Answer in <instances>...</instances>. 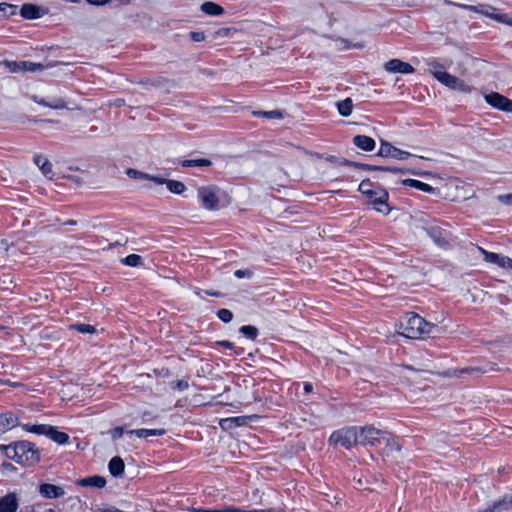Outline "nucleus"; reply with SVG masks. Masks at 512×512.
<instances>
[{"mask_svg":"<svg viewBox=\"0 0 512 512\" xmlns=\"http://www.w3.org/2000/svg\"><path fill=\"white\" fill-rule=\"evenodd\" d=\"M395 328L399 336L420 340L429 337L437 326L415 312H408L395 324Z\"/></svg>","mask_w":512,"mask_h":512,"instance_id":"1","label":"nucleus"},{"mask_svg":"<svg viewBox=\"0 0 512 512\" xmlns=\"http://www.w3.org/2000/svg\"><path fill=\"white\" fill-rule=\"evenodd\" d=\"M0 450H4L8 458L18 463L34 465L40 460L38 449L28 441H19L8 446L0 445Z\"/></svg>","mask_w":512,"mask_h":512,"instance_id":"2","label":"nucleus"},{"mask_svg":"<svg viewBox=\"0 0 512 512\" xmlns=\"http://www.w3.org/2000/svg\"><path fill=\"white\" fill-rule=\"evenodd\" d=\"M428 66L429 72L442 85L449 89L458 90L464 93L471 92V87L464 80L448 73L444 66L439 62L432 61L428 64Z\"/></svg>","mask_w":512,"mask_h":512,"instance_id":"3","label":"nucleus"},{"mask_svg":"<svg viewBox=\"0 0 512 512\" xmlns=\"http://www.w3.org/2000/svg\"><path fill=\"white\" fill-rule=\"evenodd\" d=\"M197 199L206 211H217L221 206V189L214 184H204L197 187Z\"/></svg>","mask_w":512,"mask_h":512,"instance_id":"4","label":"nucleus"},{"mask_svg":"<svg viewBox=\"0 0 512 512\" xmlns=\"http://www.w3.org/2000/svg\"><path fill=\"white\" fill-rule=\"evenodd\" d=\"M328 442L333 447L351 449L358 444V427L350 426L338 429L330 435Z\"/></svg>","mask_w":512,"mask_h":512,"instance_id":"5","label":"nucleus"},{"mask_svg":"<svg viewBox=\"0 0 512 512\" xmlns=\"http://www.w3.org/2000/svg\"><path fill=\"white\" fill-rule=\"evenodd\" d=\"M385 437V431L375 428L372 425L358 427V444L380 446Z\"/></svg>","mask_w":512,"mask_h":512,"instance_id":"6","label":"nucleus"},{"mask_svg":"<svg viewBox=\"0 0 512 512\" xmlns=\"http://www.w3.org/2000/svg\"><path fill=\"white\" fill-rule=\"evenodd\" d=\"M368 200V204L372 205L373 208L383 215H388L391 211V207L388 203L389 194L388 192L381 188H375L371 194L365 196Z\"/></svg>","mask_w":512,"mask_h":512,"instance_id":"7","label":"nucleus"},{"mask_svg":"<svg viewBox=\"0 0 512 512\" xmlns=\"http://www.w3.org/2000/svg\"><path fill=\"white\" fill-rule=\"evenodd\" d=\"M383 68L388 73L412 74L415 72L414 67L401 59H391L384 63Z\"/></svg>","mask_w":512,"mask_h":512,"instance_id":"8","label":"nucleus"},{"mask_svg":"<svg viewBox=\"0 0 512 512\" xmlns=\"http://www.w3.org/2000/svg\"><path fill=\"white\" fill-rule=\"evenodd\" d=\"M31 99L35 103H37V104H39L41 106H44V107H48V108L53 109V110L69 109L68 108V104L65 101V99H63L61 97L48 96V97L44 98V97H39L37 95H33L31 97Z\"/></svg>","mask_w":512,"mask_h":512,"instance_id":"9","label":"nucleus"},{"mask_svg":"<svg viewBox=\"0 0 512 512\" xmlns=\"http://www.w3.org/2000/svg\"><path fill=\"white\" fill-rule=\"evenodd\" d=\"M382 445H384L381 451L383 459L393 457L402 448L401 444L387 432H385V437L382 439Z\"/></svg>","mask_w":512,"mask_h":512,"instance_id":"10","label":"nucleus"},{"mask_svg":"<svg viewBox=\"0 0 512 512\" xmlns=\"http://www.w3.org/2000/svg\"><path fill=\"white\" fill-rule=\"evenodd\" d=\"M485 100L487 103H489L491 106L506 111V112H512V100L508 99L507 97L493 92L490 94H487L485 96Z\"/></svg>","mask_w":512,"mask_h":512,"instance_id":"11","label":"nucleus"},{"mask_svg":"<svg viewBox=\"0 0 512 512\" xmlns=\"http://www.w3.org/2000/svg\"><path fill=\"white\" fill-rule=\"evenodd\" d=\"M378 155L403 160L410 157L412 154L407 151L400 150L388 142L382 141Z\"/></svg>","mask_w":512,"mask_h":512,"instance_id":"12","label":"nucleus"},{"mask_svg":"<svg viewBox=\"0 0 512 512\" xmlns=\"http://www.w3.org/2000/svg\"><path fill=\"white\" fill-rule=\"evenodd\" d=\"M19 498L16 492H9L0 497V512H17Z\"/></svg>","mask_w":512,"mask_h":512,"instance_id":"13","label":"nucleus"},{"mask_svg":"<svg viewBox=\"0 0 512 512\" xmlns=\"http://www.w3.org/2000/svg\"><path fill=\"white\" fill-rule=\"evenodd\" d=\"M468 8L475 12H480V13L484 14L485 16L492 18L498 22L505 23L509 26H512V19L507 14L495 13L496 9L493 7H488L485 10L479 9L474 6H469Z\"/></svg>","mask_w":512,"mask_h":512,"instance_id":"14","label":"nucleus"},{"mask_svg":"<svg viewBox=\"0 0 512 512\" xmlns=\"http://www.w3.org/2000/svg\"><path fill=\"white\" fill-rule=\"evenodd\" d=\"M46 13V9H43L37 5L30 3L24 4L20 10L21 16L25 19H37L42 17Z\"/></svg>","mask_w":512,"mask_h":512,"instance_id":"15","label":"nucleus"},{"mask_svg":"<svg viewBox=\"0 0 512 512\" xmlns=\"http://www.w3.org/2000/svg\"><path fill=\"white\" fill-rule=\"evenodd\" d=\"M39 492L43 497L49 499L60 498L65 493L62 487L48 483L40 485Z\"/></svg>","mask_w":512,"mask_h":512,"instance_id":"16","label":"nucleus"},{"mask_svg":"<svg viewBox=\"0 0 512 512\" xmlns=\"http://www.w3.org/2000/svg\"><path fill=\"white\" fill-rule=\"evenodd\" d=\"M427 232L430 238L434 241V243L440 248L447 249L450 247V243L446 234L440 228L432 227L428 229Z\"/></svg>","mask_w":512,"mask_h":512,"instance_id":"17","label":"nucleus"},{"mask_svg":"<svg viewBox=\"0 0 512 512\" xmlns=\"http://www.w3.org/2000/svg\"><path fill=\"white\" fill-rule=\"evenodd\" d=\"M157 179L161 181L156 183L157 185H166L167 189L173 194L180 195L186 190L185 184L181 181L166 179L160 176H157Z\"/></svg>","mask_w":512,"mask_h":512,"instance_id":"18","label":"nucleus"},{"mask_svg":"<svg viewBox=\"0 0 512 512\" xmlns=\"http://www.w3.org/2000/svg\"><path fill=\"white\" fill-rule=\"evenodd\" d=\"M254 418H257L256 415H250V416H239V417H231L222 419L220 421V426L222 429H230L234 426H243L248 423L249 420H252Z\"/></svg>","mask_w":512,"mask_h":512,"instance_id":"19","label":"nucleus"},{"mask_svg":"<svg viewBox=\"0 0 512 512\" xmlns=\"http://www.w3.org/2000/svg\"><path fill=\"white\" fill-rule=\"evenodd\" d=\"M512 508V495L505 496L501 500L494 502L489 507L478 512H501Z\"/></svg>","mask_w":512,"mask_h":512,"instance_id":"20","label":"nucleus"},{"mask_svg":"<svg viewBox=\"0 0 512 512\" xmlns=\"http://www.w3.org/2000/svg\"><path fill=\"white\" fill-rule=\"evenodd\" d=\"M512 508V495L505 496L501 500L494 502L489 507L478 512H501Z\"/></svg>","mask_w":512,"mask_h":512,"instance_id":"21","label":"nucleus"},{"mask_svg":"<svg viewBox=\"0 0 512 512\" xmlns=\"http://www.w3.org/2000/svg\"><path fill=\"white\" fill-rule=\"evenodd\" d=\"M18 417L12 413H5L0 415V435L18 425Z\"/></svg>","mask_w":512,"mask_h":512,"instance_id":"22","label":"nucleus"},{"mask_svg":"<svg viewBox=\"0 0 512 512\" xmlns=\"http://www.w3.org/2000/svg\"><path fill=\"white\" fill-rule=\"evenodd\" d=\"M356 147L364 151H372L375 148V141L366 135H357L353 138Z\"/></svg>","mask_w":512,"mask_h":512,"instance_id":"23","label":"nucleus"},{"mask_svg":"<svg viewBox=\"0 0 512 512\" xmlns=\"http://www.w3.org/2000/svg\"><path fill=\"white\" fill-rule=\"evenodd\" d=\"M34 163L38 166V168L42 171L43 175L49 177L50 179L52 174V164L44 155L38 154L34 157Z\"/></svg>","mask_w":512,"mask_h":512,"instance_id":"24","label":"nucleus"},{"mask_svg":"<svg viewBox=\"0 0 512 512\" xmlns=\"http://www.w3.org/2000/svg\"><path fill=\"white\" fill-rule=\"evenodd\" d=\"M125 463L123 459L119 456L113 457L109 462V471L115 476L119 477L124 473Z\"/></svg>","mask_w":512,"mask_h":512,"instance_id":"25","label":"nucleus"},{"mask_svg":"<svg viewBox=\"0 0 512 512\" xmlns=\"http://www.w3.org/2000/svg\"><path fill=\"white\" fill-rule=\"evenodd\" d=\"M78 485L83 487H97V488H103L106 485V480L104 477L101 476H92L80 479L78 482Z\"/></svg>","mask_w":512,"mask_h":512,"instance_id":"26","label":"nucleus"},{"mask_svg":"<svg viewBox=\"0 0 512 512\" xmlns=\"http://www.w3.org/2000/svg\"><path fill=\"white\" fill-rule=\"evenodd\" d=\"M334 46L338 50H347V49H362L364 48L363 43H351L349 40L337 37L333 39Z\"/></svg>","mask_w":512,"mask_h":512,"instance_id":"27","label":"nucleus"},{"mask_svg":"<svg viewBox=\"0 0 512 512\" xmlns=\"http://www.w3.org/2000/svg\"><path fill=\"white\" fill-rule=\"evenodd\" d=\"M200 9L203 13L211 16H219L224 13V9L222 6L211 1L204 2L201 5Z\"/></svg>","mask_w":512,"mask_h":512,"instance_id":"28","label":"nucleus"},{"mask_svg":"<svg viewBox=\"0 0 512 512\" xmlns=\"http://www.w3.org/2000/svg\"><path fill=\"white\" fill-rule=\"evenodd\" d=\"M126 174H127L128 177L134 178V179L150 180V181H152L154 183L161 182L160 180L157 179V176L151 175V174H148V173H144V172L139 171V170L134 169V168H128L126 170Z\"/></svg>","mask_w":512,"mask_h":512,"instance_id":"29","label":"nucleus"},{"mask_svg":"<svg viewBox=\"0 0 512 512\" xmlns=\"http://www.w3.org/2000/svg\"><path fill=\"white\" fill-rule=\"evenodd\" d=\"M164 429H137L131 430L129 433L134 434L139 438H147L150 436H162L165 434Z\"/></svg>","mask_w":512,"mask_h":512,"instance_id":"30","label":"nucleus"},{"mask_svg":"<svg viewBox=\"0 0 512 512\" xmlns=\"http://www.w3.org/2000/svg\"><path fill=\"white\" fill-rule=\"evenodd\" d=\"M44 66L40 63H33V62H20L15 63L13 71H30L35 72L38 70H43Z\"/></svg>","mask_w":512,"mask_h":512,"instance_id":"31","label":"nucleus"},{"mask_svg":"<svg viewBox=\"0 0 512 512\" xmlns=\"http://www.w3.org/2000/svg\"><path fill=\"white\" fill-rule=\"evenodd\" d=\"M48 438L52 441L56 442L59 445L66 444L69 440V435L65 432L58 431L55 427L52 426Z\"/></svg>","mask_w":512,"mask_h":512,"instance_id":"32","label":"nucleus"},{"mask_svg":"<svg viewBox=\"0 0 512 512\" xmlns=\"http://www.w3.org/2000/svg\"><path fill=\"white\" fill-rule=\"evenodd\" d=\"M337 110L341 116L348 117L353 110V101L351 98H346L337 103Z\"/></svg>","mask_w":512,"mask_h":512,"instance_id":"33","label":"nucleus"},{"mask_svg":"<svg viewBox=\"0 0 512 512\" xmlns=\"http://www.w3.org/2000/svg\"><path fill=\"white\" fill-rule=\"evenodd\" d=\"M403 184L407 186L414 187L416 189H419L424 192L432 193L434 192V188L430 186L429 184H426L424 182H421L419 180L415 179H405L403 180Z\"/></svg>","mask_w":512,"mask_h":512,"instance_id":"34","label":"nucleus"},{"mask_svg":"<svg viewBox=\"0 0 512 512\" xmlns=\"http://www.w3.org/2000/svg\"><path fill=\"white\" fill-rule=\"evenodd\" d=\"M52 426L48 424H40V425H24V429L28 432L45 435L48 437L49 432Z\"/></svg>","mask_w":512,"mask_h":512,"instance_id":"35","label":"nucleus"},{"mask_svg":"<svg viewBox=\"0 0 512 512\" xmlns=\"http://www.w3.org/2000/svg\"><path fill=\"white\" fill-rule=\"evenodd\" d=\"M212 163L208 159H189L182 161L183 167H203V166H210Z\"/></svg>","mask_w":512,"mask_h":512,"instance_id":"36","label":"nucleus"},{"mask_svg":"<svg viewBox=\"0 0 512 512\" xmlns=\"http://www.w3.org/2000/svg\"><path fill=\"white\" fill-rule=\"evenodd\" d=\"M479 250L483 254L484 259L487 262L496 264L497 266L499 265V262H500V259H501L502 255L497 254V253H493V252H489V251H487V250H485V249H483L481 247H479Z\"/></svg>","mask_w":512,"mask_h":512,"instance_id":"37","label":"nucleus"},{"mask_svg":"<svg viewBox=\"0 0 512 512\" xmlns=\"http://www.w3.org/2000/svg\"><path fill=\"white\" fill-rule=\"evenodd\" d=\"M121 262L127 266L137 267L142 264V257L137 254H130L126 258L122 259Z\"/></svg>","mask_w":512,"mask_h":512,"instance_id":"38","label":"nucleus"},{"mask_svg":"<svg viewBox=\"0 0 512 512\" xmlns=\"http://www.w3.org/2000/svg\"><path fill=\"white\" fill-rule=\"evenodd\" d=\"M71 328L82 334H94L97 332L94 326L85 323L71 325Z\"/></svg>","mask_w":512,"mask_h":512,"instance_id":"39","label":"nucleus"},{"mask_svg":"<svg viewBox=\"0 0 512 512\" xmlns=\"http://www.w3.org/2000/svg\"><path fill=\"white\" fill-rule=\"evenodd\" d=\"M240 333L251 340H255L258 335V329L255 326L246 325L240 328Z\"/></svg>","mask_w":512,"mask_h":512,"instance_id":"40","label":"nucleus"},{"mask_svg":"<svg viewBox=\"0 0 512 512\" xmlns=\"http://www.w3.org/2000/svg\"><path fill=\"white\" fill-rule=\"evenodd\" d=\"M379 186L374 185L370 180H363L359 185V191L364 195L367 196L368 194H371V192L378 188Z\"/></svg>","mask_w":512,"mask_h":512,"instance_id":"41","label":"nucleus"},{"mask_svg":"<svg viewBox=\"0 0 512 512\" xmlns=\"http://www.w3.org/2000/svg\"><path fill=\"white\" fill-rule=\"evenodd\" d=\"M237 29L233 27H225L216 30L213 33V39L220 40L226 38L231 32H236Z\"/></svg>","mask_w":512,"mask_h":512,"instance_id":"42","label":"nucleus"},{"mask_svg":"<svg viewBox=\"0 0 512 512\" xmlns=\"http://www.w3.org/2000/svg\"><path fill=\"white\" fill-rule=\"evenodd\" d=\"M217 316L220 320L225 323H229L233 319V313L228 309H220L217 312Z\"/></svg>","mask_w":512,"mask_h":512,"instance_id":"43","label":"nucleus"},{"mask_svg":"<svg viewBox=\"0 0 512 512\" xmlns=\"http://www.w3.org/2000/svg\"><path fill=\"white\" fill-rule=\"evenodd\" d=\"M189 37L194 42H203L206 39V35L201 31H193L189 33Z\"/></svg>","mask_w":512,"mask_h":512,"instance_id":"44","label":"nucleus"},{"mask_svg":"<svg viewBox=\"0 0 512 512\" xmlns=\"http://www.w3.org/2000/svg\"><path fill=\"white\" fill-rule=\"evenodd\" d=\"M498 266L503 269H512V259L502 255Z\"/></svg>","mask_w":512,"mask_h":512,"instance_id":"45","label":"nucleus"},{"mask_svg":"<svg viewBox=\"0 0 512 512\" xmlns=\"http://www.w3.org/2000/svg\"><path fill=\"white\" fill-rule=\"evenodd\" d=\"M188 387H189V384L185 380H177L172 383V388L177 389L179 391L186 390V389H188Z\"/></svg>","mask_w":512,"mask_h":512,"instance_id":"46","label":"nucleus"},{"mask_svg":"<svg viewBox=\"0 0 512 512\" xmlns=\"http://www.w3.org/2000/svg\"><path fill=\"white\" fill-rule=\"evenodd\" d=\"M123 432H124V431H123V428H121V427H116V428H114L113 430H111V432H110V433H111V436H112V438H113V439H119V438H121V437H122Z\"/></svg>","mask_w":512,"mask_h":512,"instance_id":"47","label":"nucleus"},{"mask_svg":"<svg viewBox=\"0 0 512 512\" xmlns=\"http://www.w3.org/2000/svg\"><path fill=\"white\" fill-rule=\"evenodd\" d=\"M235 276L237 278L251 277L252 272L250 270H236Z\"/></svg>","mask_w":512,"mask_h":512,"instance_id":"48","label":"nucleus"},{"mask_svg":"<svg viewBox=\"0 0 512 512\" xmlns=\"http://www.w3.org/2000/svg\"><path fill=\"white\" fill-rule=\"evenodd\" d=\"M498 199L500 202H503L508 205H512V194L500 195L498 197Z\"/></svg>","mask_w":512,"mask_h":512,"instance_id":"49","label":"nucleus"},{"mask_svg":"<svg viewBox=\"0 0 512 512\" xmlns=\"http://www.w3.org/2000/svg\"><path fill=\"white\" fill-rule=\"evenodd\" d=\"M466 372H469L468 369H463V370H453V371H449L447 374L449 376H452V377H458L460 376L461 374L463 373H466Z\"/></svg>","mask_w":512,"mask_h":512,"instance_id":"50","label":"nucleus"},{"mask_svg":"<svg viewBox=\"0 0 512 512\" xmlns=\"http://www.w3.org/2000/svg\"><path fill=\"white\" fill-rule=\"evenodd\" d=\"M406 371H413V368L411 367H408V366H401V367H397L395 369V372L398 374V375H402L404 372Z\"/></svg>","mask_w":512,"mask_h":512,"instance_id":"51","label":"nucleus"},{"mask_svg":"<svg viewBox=\"0 0 512 512\" xmlns=\"http://www.w3.org/2000/svg\"><path fill=\"white\" fill-rule=\"evenodd\" d=\"M88 3L93 5H103L108 3L110 0H86Z\"/></svg>","mask_w":512,"mask_h":512,"instance_id":"52","label":"nucleus"},{"mask_svg":"<svg viewBox=\"0 0 512 512\" xmlns=\"http://www.w3.org/2000/svg\"><path fill=\"white\" fill-rule=\"evenodd\" d=\"M218 344L223 346V347H225V348H227V349H232L233 348V343L230 342V341H226V340L225 341H220V342H218Z\"/></svg>","mask_w":512,"mask_h":512,"instance_id":"53","label":"nucleus"},{"mask_svg":"<svg viewBox=\"0 0 512 512\" xmlns=\"http://www.w3.org/2000/svg\"><path fill=\"white\" fill-rule=\"evenodd\" d=\"M312 390H313L312 384H310V383H304V391H305L306 393H310V392H312Z\"/></svg>","mask_w":512,"mask_h":512,"instance_id":"54","label":"nucleus"},{"mask_svg":"<svg viewBox=\"0 0 512 512\" xmlns=\"http://www.w3.org/2000/svg\"><path fill=\"white\" fill-rule=\"evenodd\" d=\"M0 244L4 246L5 251H8L10 245L6 240H1Z\"/></svg>","mask_w":512,"mask_h":512,"instance_id":"55","label":"nucleus"},{"mask_svg":"<svg viewBox=\"0 0 512 512\" xmlns=\"http://www.w3.org/2000/svg\"><path fill=\"white\" fill-rule=\"evenodd\" d=\"M365 168L367 169H374V170H378V169H381L380 167H377V166H369V165H364Z\"/></svg>","mask_w":512,"mask_h":512,"instance_id":"56","label":"nucleus"},{"mask_svg":"<svg viewBox=\"0 0 512 512\" xmlns=\"http://www.w3.org/2000/svg\"><path fill=\"white\" fill-rule=\"evenodd\" d=\"M208 295L211 296H219L220 294L218 292H207Z\"/></svg>","mask_w":512,"mask_h":512,"instance_id":"57","label":"nucleus"},{"mask_svg":"<svg viewBox=\"0 0 512 512\" xmlns=\"http://www.w3.org/2000/svg\"><path fill=\"white\" fill-rule=\"evenodd\" d=\"M334 159H335V157H334V156H330V157H328V158H327V160H329V161H331V162H332V161H334Z\"/></svg>","mask_w":512,"mask_h":512,"instance_id":"58","label":"nucleus"}]
</instances>
